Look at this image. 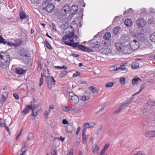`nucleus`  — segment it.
I'll use <instances>...</instances> for the list:
<instances>
[{"instance_id": "9d476101", "label": "nucleus", "mask_w": 155, "mask_h": 155, "mask_svg": "<svg viewBox=\"0 0 155 155\" xmlns=\"http://www.w3.org/2000/svg\"><path fill=\"white\" fill-rule=\"evenodd\" d=\"M129 45H124L122 51L125 54L130 53L132 50L130 46L129 47Z\"/></svg>"}, {"instance_id": "c756f323", "label": "nucleus", "mask_w": 155, "mask_h": 155, "mask_svg": "<svg viewBox=\"0 0 155 155\" xmlns=\"http://www.w3.org/2000/svg\"><path fill=\"white\" fill-rule=\"evenodd\" d=\"M82 142L86 146L87 145V139L85 134H82Z\"/></svg>"}, {"instance_id": "c9c22d12", "label": "nucleus", "mask_w": 155, "mask_h": 155, "mask_svg": "<svg viewBox=\"0 0 155 155\" xmlns=\"http://www.w3.org/2000/svg\"><path fill=\"white\" fill-rule=\"evenodd\" d=\"M89 89L93 93H95L97 92V91L96 90V88L94 87L93 86H90L89 87Z\"/></svg>"}, {"instance_id": "f03ea898", "label": "nucleus", "mask_w": 155, "mask_h": 155, "mask_svg": "<svg viewBox=\"0 0 155 155\" xmlns=\"http://www.w3.org/2000/svg\"><path fill=\"white\" fill-rule=\"evenodd\" d=\"M65 32H69L68 34L65 35L64 37H63L62 39V41L65 45L69 46H72L74 48H76L77 47L78 48V46L79 45V43H71L70 42L65 41V40L68 39H70L73 37L74 33L72 31L70 32V31L68 29H66L65 30Z\"/></svg>"}, {"instance_id": "052dcab7", "label": "nucleus", "mask_w": 155, "mask_h": 155, "mask_svg": "<svg viewBox=\"0 0 155 155\" xmlns=\"http://www.w3.org/2000/svg\"><path fill=\"white\" fill-rule=\"evenodd\" d=\"M105 108V106H102L101 107V108L99 109V110L98 111L97 113H100Z\"/></svg>"}, {"instance_id": "9b49d317", "label": "nucleus", "mask_w": 155, "mask_h": 155, "mask_svg": "<svg viewBox=\"0 0 155 155\" xmlns=\"http://www.w3.org/2000/svg\"><path fill=\"white\" fill-rule=\"evenodd\" d=\"M70 10V8L69 6L67 5H65L61 10V14L63 15H65L67 14Z\"/></svg>"}, {"instance_id": "c03bdc74", "label": "nucleus", "mask_w": 155, "mask_h": 155, "mask_svg": "<svg viewBox=\"0 0 155 155\" xmlns=\"http://www.w3.org/2000/svg\"><path fill=\"white\" fill-rule=\"evenodd\" d=\"M110 70L111 71H116L118 70V68H117L115 65L112 66L110 68Z\"/></svg>"}, {"instance_id": "c85d7f7f", "label": "nucleus", "mask_w": 155, "mask_h": 155, "mask_svg": "<svg viewBox=\"0 0 155 155\" xmlns=\"http://www.w3.org/2000/svg\"><path fill=\"white\" fill-rule=\"evenodd\" d=\"M111 37L110 33V32H107L105 34L103 38L105 40H108Z\"/></svg>"}, {"instance_id": "473e14b6", "label": "nucleus", "mask_w": 155, "mask_h": 155, "mask_svg": "<svg viewBox=\"0 0 155 155\" xmlns=\"http://www.w3.org/2000/svg\"><path fill=\"white\" fill-rule=\"evenodd\" d=\"M151 41L154 42H155V32L152 33L150 37Z\"/></svg>"}, {"instance_id": "09e8293b", "label": "nucleus", "mask_w": 155, "mask_h": 155, "mask_svg": "<svg viewBox=\"0 0 155 155\" xmlns=\"http://www.w3.org/2000/svg\"><path fill=\"white\" fill-rule=\"evenodd\" d=\"M125 78L123 77H122L120 78V82L123 85H124L125 84Z\"/></svg>"}, {"instance_id": "a211bd4d", "label": "nucleus", "mask_w": 155, "mask_h": 155, "mask_svg": "<svg viewBox=\"0 0 155 155\" xmlns=\"http://www.w3.org/2000/svg\"><path fill=\"white\" fill-rule=\"evenodd\" d=\"M15 71L17 74H24L26 72V71L22 68L19 67L15 69Z\"/></svg>"}, {"instance_id": "a18cd8bd", "label": "nucleus", "mask_w": 155, "mask_h": 155, "mask_svg": "<svg viewBox=\"0 0 155 155\" xmlns=\"http://www.w3.org/2000/svg\"><path fill=\"white\" fill-rule=\"evenodd\" d=\"M7 45L8 46H15L18 45H15V43H14L12 42H7Z\"/></svg>"}, {"instance_id": "7c9ffc66", "label": "nucleus", "mask_w": 155, "mask_h": 155, "mask_svg": "<svg viewBox=\"0 0 155 155\" xmlns=\"http://www.w3.org/2000/svg\"><path fill=\"white\" fill-rule=\"evenodd\" d=\"M101 44L104 46L107 47L110 45V42L108 41L103 40L102 41Z\"/></svg>"}, {"instance_id": "393cba45", "label": "nucleus", "mask_w": 155, "mask_h": 155, "mask_svg": "<svg viewBox=\"0 0 155 155\" xmlns=\"http://www.w3.org/2000/svg\"><path fill=\"white\" fill-rule=\"evenodd\" d=\"M96 124V123L94 122L92 123H85L84 126L87 128H91L94 127Z\"/></svg>"}, {"instance_id": "338daca9", "label": "nucleus", "mask_w": 155, "mask_h": 155, "mask_svg": "<svg viewBox=\"0 0 155 155\" xmlns=\"http://www.w3.org/2000/svg\"><path fill=\"white\" fill-rule=\"evenodd\" d=\"M29 109V110L30 109L31 110L34 106L32 104L28 105L26 106Z\"/></svg>"}, {"instance_id": "6ab92c4d", "label": "nucleus", "mask_w": 155, "mask_h": 155, "mask_svg": "<svg viewBox=\"0 0 155 155\" xmlns=\"http://www.w3.org/2000/svg\"><path fill=\"white\" fill-rule=\"evenodd\" d=\"M101 52L103 54H107L111 52V50L108 48L101 49L100 50Z\"/></svg>"}, {"instance_id": "a878e982", "label": "nucleus", "mask_w": 155, "mask_h": 155, "mask_svg": "<svg viewBox=\"0 0 155 155\" xmlns=\"http://www.w3.org/2000/svg\"><path fill=\"white\" fill-rule=\"evenodd\" d=\"M78 7L77 5H72L70 9V11L72 12V10L73 11V12H72L73 13H76L78 11Z\"/></svg>"}, {"instance_id": "de8ad7c7", "label": "nucleus", "mask_w": 155, "mask_h": 155, "mask_svg": "<svg viewBox=\"0 0 155 155\" xmlns=\"http://www.w3.org/2000/svg\"><path fill=\"white\" fill-rule=\"evenodd\" d=\"M5 123V121L4 120L0 119V125L2 127H4Z\"/></svg>"}, {"instance_id": "2eb2a0df", "label": "nucleus", "mask_w": 155, "mask_h": 155, "mask_svg": "<svg viewBox=\"0 0 155 155\" xmlns=\"http://www.w3.org/2000/svg\"><path fill=\"white\" fill-rule=\"evenodd\" d=\"M46 81L47 82L48 84H51L53 85L55 84V81L52 76L51 78L49 76H47L46 78Z\"/></svg>"}, {"instance_id": "f3484780", "label": "nucleus", "mask_w": 155, "mask_h": 155, "mask_svg": "<svg viewBox=\"0 0 155 155\" xmlns=\"http://www.w3.org/2000/svg\"><path fill=\"white\" fill-rule=\"evenodd\" d=\"M129 38L126 35H123L120 38L121 42L123 44H127L128 41L129 40Z\"/></svg>"}, {"instance_id": "aec40b11", "label": "nucleus", "mask_w": 155, "mask_h": 155, "mask_svg": "<svg viewBox=\"0 0 155 155\" xmlns=\"http://www.w3.org/2000/svg\"><path fill=\"white\" fill-rule=\"evenodd\" d=\"M90 46L93 48H98L100 47V45L97 41L92 42L90 45Z\"/></svg>"}, {"instance_id": "6e6d98bb", "label": "nucleus", "mask_w": 155, "mask_h": 155, "mask_svg": "<svg viewBox=\"0 0 155 155\" xmlns=\"http://www.w3.org/2000/svg\"><path fill=\"white\" fill-rule=\"evenodd\" d=\"M51 155H57V152L55 149H54L51 151Z\"/></svg>"}, {"instance_id": "58836bf2", "label": "nucleus", "mask_w": 155, "mask_h": 155, "mask_svg": "<svg viewBox=\"0 0 155 155\" xmlns=\"http://www.w3.org/2000/svg\"><path fill=\"white\" fill-rule=\"evenodd\" d=\"M78 48L81 51H85L86 47H85L82 45H79L78 46Z\"/></svg>"}, {"instance_id": "ea45409f", "label": "nucleus", "mask_w": 155, "mask_h": 155, "mask_svg": "<svg viewBox=\"0 0 155 155\" xmlns=\"http://www.w3.org/2000/svg\"><path fill=\"white\" fill-rule=\"evenodd\" d=\"M2 43L4 45H5L7 44V42L5 41V39L0 35V43Z\"/></svg>"}, {"instance_id": "f8f14e48", "label": "nucleus", "mask_w": 155, "mask_h": 155, "mask_svg": "<svg viewBox=\"0 0 155 155\" xmlns=\"http://www.w3.org/2000/svg\"><path fill=\"white\" fill-rule=\"evenodd\" d=\"M85 95L80 96V99L82 101H85L89 100L90 97V94L87 92H85Z\"/></svg>"}, {"instance_id": "3c124183", "label": "nucleus", "mask_w": 155, "mask_h": 155, "mask_svg": "<svg viewBox=\"0 0 155 155\" xmlns=\"http://www.w3.org/2000/svg\"><path fill=\"white\" fill-rule=\"evenodd\" d=\"M134 155H146L145 153L142 151H139Z\"/></svg>"}, {"instance_id": "774afa93", "label": "nucleus", "mask_w": 155, "mask_h": 155, "mask_svg": "<svg viewBox=\"0 0 155 155\" xmlns=\"http://www.w3.org/2000/svg\"><path fill=\"white\" fill-rule=\"evenodd\" d=\"M29 109V110L30 109L31 110L34 106L32 104L28 105L26 106Z\"/></svg>"}, {"instance_id": "13d9d810", "label": "nucleus", "mask_w": 155, "mask_h": 155, "mask_svg": "<svg viewBox=\"0 0 155 155\" xmlns=\"http://www.w3.org/2000/svg\"><path fill=\"white\" fill-rule=\"evenodd\" d=\"M93 50L91 48H90L88 47H86L85 49V51L87 52H92L93 51Z\"/></svg>"}, {"instance_id": "6e6552de", "label": "nucleus", "mask_w": 155, "mask_h": 155, "mask_svg": "<svg viewBox=\"0 0 155 155\" xmlns=\"http://www.w3.org/2000/svg\"><path fill=\"white\" fill-rule=\"evenodd\" d=\"M136 23L139 27H143L145 25L146 22L144 21L143 18H140L136 21Z\"/></svg>"}, {"instance_id": "b1692460", "label": "nucleus", "mask_w": 155, "mask_h": 155, "mask_svg": "<svg viewBox=\"0 0 155 155\" xmlns=\"http://www.w3.org/2000/svg\"><path fill=\"white\" fill-rule=\"evenodd\" d=\"M20 18L21 20H23L25 19L27 17V16L26 15V14L23 11H20Z\"/></svg>"}, {"instance_id": "72a5a7b5", "label": "nucleus", "mask_w": 155, "mask_h": 155, "mask_svg": "<svg viewBox=\"0 0 155 155\" xmlns=\"http://www.w3.org/2000/svg\"><path fill=\"white\" fill-rule=\"evenodd\" d=\"M45 45V46L48 49L51 50L52 48V47L50 45V44L49 43L46 41L45 40V42L44 43Z\"/></svg>"}, {"instance_id": "f257e3e1", "label": "nucleus", "mask_w": 155, "mask_h": 155, "mask_svg": "<svg viewBox=\"0 0 155 155\" xmlns=\"http://www.w3.org/2000/svg\"><path fill=\"white\" fill-rule=\"evenodd\" d=\"M11 60L10 55L6 51L0 53V67L5 69L8 67Z\"/></svg>"}, {"instance_id": "e2e57ef3", "label": "nucleus", "mask_w": 155, "mask_h": 155, "mask_svg": "<svg viewBox=\"0 0 155 155\" xmlns=\"http://www.w3.org/2000/svg\"><path fill=\"white\" fill-rule=\"evenodd\" d=\"M21 134H22V132H21V130L16 137V140H18L19 139L20 136L21 135Z\"/></svg>"}, {"instance_id": "e433bc0d", "label": "nucleus", "mask_w": 155, "mask_h": 155, "mask_svg": "<svg viewBox=\"0 0 155 155\" xmlns=\"http://www.w3.org/2000/svg\"><path fill=\"white\" fill-rule=\"evenodd\" d=\"M139 64L137 62L133 63L131 66V68L133 69H136L139 66Z\"/></svg>"}, {"instance_id": "cd10ccee", "label": "nucleus", "mask_w": 155, "mask_h": 155, "mask_svg": "<svg viewBox=\"0 0 155 155\" xmlns=\"http://www.w3.org/2000/svg\"><path fill=\"white\" fill-rule=\"evenodd\" d=\"M120 28L118 27H116L114 28L113 30V32L115 35H117L119 33Z\"/></svg>"}, {"instance_id": "412c9836", "label": "nucleus", "mask_w": 155, "mask_h": 155, "mask_svg": "<svg viewBox=\"0 0 155 155\" xmlns=\"http://www.w3.org/2000/svg\"><path fill=\"white\" fill-rule=\"evenodd\" d=\"M141 82V79L137 77H135L132 79V83L134 85L137 84H140Z\"/></svg>"}, {"instance_id": "603ef678", "label": "nucleus", "mask_w": 155, "mask_h": 155, "mask_svg": "<svg viewBox=\"0 0 155 155\" xmlns=\"http://www.w3.org/2000/svg\"><path fill=\"white\" fill-rule=\"evenodd\" d=\"M73 150L72 148H71L70 150L68 152L67 155H73Z\"/></svg>"}, {"instance_id": "2f4dec72", "label": "nucleus", "mask_w": 155, "mask_h": 155, "mask_svg": "<svg viewBox=\"0 0 155 155\" xmlns=\"http://www.w3.org/2000/svg\"><path fill=\"white\" fill-rule=\"evenodd\" d=\"M67 73V71H63L61 72L59 74V77L60 78H62L64 77Z\"/></svg>"}, {"instance_id": "ddd939ff", "label": "nucleus", "mask_w": 155, "mask_h": 155, "mask_svg": "<svg viewBox=\"0 0 155 155\" xmlns=\"http://www.w3.org/2000/svg\"><path fill=\"white\" fill-rule=\"evenodd\" d=\"M54 8V6L53 4H48L45 8H43V9L49 13L51 12L53 10Z\"/></svg>"}, {"instance_id": "4be33fe9", "label": "nucleus", "mask_w": 155, "mask_h": 155, "mask_svg": "<svg viewBox=\"0 0 155 155\" xmlns=\"http://www.w3.org/2000/svg\"><path fill=\"white\" fill-rule=\"evenodd\" d=\"M109 145L107 144H105L103 148L101 151L100 155H105V153L106 150L109 147Z\"/></svg>"}, {"instance_id": "20e7f679", "label": "nucleus", "mask_w": 155, "mask_h": 155, "mask_svg": "<svg viewBox=\"0 0 155 155\" xmlns=\"http://www.w3.org/2000/svg\"><path fill=\"white\" fill-rule=\"evenodd\" d=\"M69 98L71 102L74 104H76L79 101V97L73 92H69Z\"/></svg>"}, {"instance_id": "bf43d9fd", "label": "nucleus", "mask_w": 155, "mask_h": 155, "mask_svg": "<svg viewBox=\"0 0 155 155\" xmlns=\"http://www.w3.org/2000/svg\"><path fill=\"white\" fill-rule=\"evenodd\" d=\"M132 12V8H130L128 10L127 12L126 11L124 13V15H125L127 12L129 13H131Z\"/></svg>"}, {"instance_id": "a19ab883", "label": "nucleus", "mask_w": 155, "mask_h": 155, "mask_svg": "<svg viewBox=\"0 0 155 155\" xmlns=\"http://www.w3.org/2000/svg\"><path fill=\"white\" fill-rule=\"evenodd\" d=\"M114 83L112 82H109L105 84V87H111L114 84Z\"/></svg>"}, {"instance_id": "8fccbe9b", "label": "nucleus", "mask_w": 155, "mask_h": 155, "mask_svg": "<svg viewBox=\"0 0 155 155\" xmlns=\"http://www.w3.org/2000/svg\"><path fill=\"white\" fill-rule=\"evenodd\" d=\"M41 64L40 62H38V66L37 68V70L38 71H40L41 70Z\"/></svg>"}, {"instance_id": "49530a36", "label": "nucleus", "mask_w": 155, "mask_h": 155, "mask_svg": "<svg viewBox=\"0 0 155 155\" xmlns=\"http://www.w3.org/2000/svg\"><path fill=\"white\" fill-rule=\"evenodd\" d=\"M43 76L42 75V74H41V77L40 78V83H39V85L41 86L43 82Z\"/></svg>"}, {"instance_id": "864d4df0", "label": "nucleus", "mask_w": 155, "mask_h": 155, "mask_svg": "<svg viewBox=\"0 0 155 155\" xmlns=\"http://www.w3.org/2000/svg\"><path fill=\"white\" fill-rule=\"evenodd\" d=\"M145 85L144 84H142L140 87V90H139V91L138 92L135 93L134 94L135 95L136 94H138L140 92L143 90V88L145 87Z\"/></svg>"}, {"instance_id": "0e129e2a", "label": "nucleus", "mask_w": 155, "mask_h": 155, "mask_svg": "<svg viewBox=\"0 0 155 155\" xmlns=\"http://www.w3.org/2000/svg\"><path fill=\"white\" fill-rule=\"evenodd\" d=\"M62 123L64 124H68V122L65 119H63Z\"/></svg>"}, {"instance_id": "423d86ee", "label": "nucleus", "mask_w": 155, "mask_h": 155, "mask_svg": "<svg viewBox=\"0 0 155 155\" xmlns=\"http://www.w3.org/2000/svg\"><path fill=\"white\" fill-rule=\"evenodd\" d=\"M127 45H129L130 47L133 50L137 49L139 47V42L136 40H134L130 43H127Z\"/></svg>"}, {"instance_id": "4468645a", "label": "nucleus", "mask_w": 155, "mask_h": 155, "mask_svg": "<svg viewBox=\"0 0 155 155\" xmlns=\"http://www.w3.org/2000/svg\"><path fill=\"white\" fill-rule=\"evenodd\" d=\"M145 135L147 138L155 137V130L154 131H147L145 133Z\"/></svg>"}, {"instance_id": "5fc2aeb1", "label": "nucleus", "mask_w": 155, "mask_h": 155, "mask_svg": "<svg viewBox=\"0 0 155 155\" xmlns=\"http://www.w3.org/2000/svg\"><path fill=\"white\" fill-rule=\"evenodd\" d=\"M51 27H52V29L54 32H56L57 31L56 26L54 23H52L51 25Z\"/></svg>"}, {"instance_id": "69168bd1", "label": "nucleus", "mask_w": 155, "mask_h": 155, "mask_svg": "<svg viewBox=\"0 0 155 155\" xmlns=\"http://www.w3.org/2000/svg\"><path fill=\"white\" fill-rule=\"evenodd\" d=\"M13 96L16 99H18L19 98V96L18 95V94L16 93H15L13 94Z\"/></svg>"}, {"instance_id": "680f3d73", "label": "nucleus", "mask_w": 155, "mask_h": 155, "mask_svg": "<svg viewBox=\"0 0 155 155\" xmlns=\"http://www.w3.org/2000/svg\"><path fill=\"white\" fill-rule=\"evenodd\" d=\"M49 114V113H48V112L47 111H46L44 113V116L45 117V118H47L48 117V115Z\"/></svg>"}, {"instance_id": "1a4fd4ad", "label": "nucleus", "mask_w": 155, "mask_h": 155, "mask_svg": "<svg viewBox=\"0 0 155 155\" xmlns=\"http://www.w3.org/2000/svg\"><path fill=\"white\" fill-rule=\"evenodd\" d=\"M8 94L7 93L4 92L2 95V97L0 101V107H2L3 104L5 101L8 97Z\"/></svg>"}, {"instance_id": "4d7b16f0", "label": "nucleus", "mask_w": 155, "mask_h": 155, "mask_svg": "<svg viewBox=\"0 0 155 155\" xmlns=\"http://www.w3.org/2000/svg\"><path fill=\"white\" fill-rule=\"evenodd\" d=\"M80 73L79 72H78V71H76L75 73H74L73 74V77H77L78 76H79L80 75Z\"/></svg>"}, {"instance_id": "39448f33", "label": "nucleus", "mask_w": 155, "mask_h": 155, "mask_svg": "<svg viewBox=\"0 0 155 155\" xmlns=\"http://www.w3.org/2000/svg\"><path fill=\"white\" fill-rule=\"evenodd\" d=\"M144 31L143 30H138L135 34V36L139 40L143 41L145 40L144 37Z\"/></svg>"}, {"instance_id": "bb28decb", "label": "nucleus", "mask_w": 155, "mask_h": 155, "mask_svg": "<svg viewBox=\"0 0 155 155\" xmlns=\"http://www.w3.org/2000/svg\"><path fill=\"white\" fill-rule=\"evenodd\" d=\"M148 105L150 106L155 105V101L153 99H149L147 101Z\"/></svg>"}, {"instance_id": "f704fd0d", "label": "nucleus", "mask_w": 155, "mask_h": 155, "mask_svg": "<svg viewBox=\"0 0 155 155\" xmlns=\"http://www.w3.org/2000/svg\"><path fill=\"white\" fill-rule=\"evenodd\" d=\"M118 70H121L124 72H126L127 71V68H126L124 65H121L120 67L118 68Z\"/></svg>"}, {"instance_id": "4c0bfd02", "label": "nucleus", "mask_w": 155, "mask_h": 155, "mask_svg": "<svg viewBox=\"0 0 155 155\" xmlns=\"http://www.w3.org/2000/svg\"><path fill=\"white\" fill-rule=\"evenodd\" d=\"M62 110L64 111L67 112L70 110V108L67 106L64 105L62 107Z\"/></svg>"}, {"instance_id": "79ce46f5", "label": "nucleus", "mask_w": 155, "mask_h": 155, "mask_svg": "<svg viewBox=\"0 0 155 155\" xmlns=\"http://www.w3.org/2000/svg\"><path fill=\"white\" fill-rule=\"evenodd\" d=\"M34 137L33 134L32 133H30L28 135V139L29 140H32Z\"/></svg>"}, {"instance_id": "5701e85b", "label": "nucleus", "mask_w": 155, "mask_h": 155, "mask_svg": "<svg viewBox=\"0 0 155 155\" xmlns=\"http://www.w3.org/2000/svg\"><path fill=\"white\" fill-rule=\"evenodd\" d=\"M124 24L127 27L131 26L132 25V22L130 19L127 18L125 20Z\"/></svg>"}, {"instance_id": "37998d69", "label": "nucleus", "mask_w": 155, "mask_h": 155, "mask_svg": "<svg viewBox=\"0 0 155 155\" xmlns=\"http://www.w3.org/2000/svg\"><path fill=\"white\" fill-rule=\"evenodd\" d=\"M29 109L26 106V107L25 108L24 110L22 111V113H24L25 115L27 114L29 111Z\"/></svg>"}, {"instance_id": "dca6fc26", "label": "nucleus", "mask_w": 155, "mask_h": 155, "mask_svg": "<svg viewBox=\"0 0 155 155\" xmlns=\"http://www.w3.org/2000/svg\"><path fill=\"white\" fill-rule=\"evenodd\" d=\"M92 151L94 154L98 153L99 151V148L96 143L93 144L92 146Z\"/></svg>"}, {"instance_id": "7ed1b4c3", "label": "nucleus", "mask_w": 155, "mask_h": 155, "mask_svg": "<svg viewBox=\"0 0 155 155\" xmlns=\"http://www.w3.org/2000/svg\"><path fill=\"white\" fill-rule=\"evenodd\" d=\"M132 102V99H130L127 100L125 103H123L120 106L118 110L114 111V113L117 114L121 112L123 110L128 107Z\"/></svg>"}, {"instance_id": "0eeeda50", "label": "nucleus", "mask_w": 155, "mask_h": 155, "mask_svg": "<svg viewBox=\"0 0 155 155\" xmlns=\"http://www.w3.org/2000/svg\"><path fill=\"white\" fill-rule=\"evenodd\" d=\"M127 44H123L120 42H117L115 44L116 50L119 51H122L124 45Z\"/></svg>"}]
</instances>
